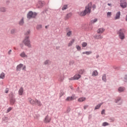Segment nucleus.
Returning a JSON list of instances; mask_svg holds the SVG:
<instances>
[{
	"label": "nucleus",
	"instance_id": "obj_38",
	"mask_svg": "<svg viewBox=\"0 0 127 127\" xmlns=\"http://www.w3.org/2000/svg\"><path fill=\"white\" fill-rule=\"evenodd\" d=\"M23 23H24L23 19H21V20L19 22V24L20 25H22V24H23Z\"/></svg>",
	"mask_w": 127,
	"mask_h": 127
},
{
	"label": "nucleus",
	"instance_id": "obj_1",
	"mask_svg": "<svg viewBox=\"0 0 127 127\" xmlns=\"http://www.w3.org/2000/svg\"><path fill=\"white\" fill-rule=\"evenodd\" d=\"M124 31H125V29H121L118 32L119 38H120L121 40H124V39H125V34L124 33Z\"/></svg>",
	"mask_w": 127,
	"mask_h": 127
},
{
	"label": "nucleus",
	"instance_id": "obj_59",
	"mask_svg": "<svg viewBox=\"0 0 127 127\" xmlns=\"http://www.w3.org/2000/svg\"><path fill=\"white\" fill-rule=\"evenodd\" d=\"M116 69H119V68L117 67Z\"/></svg>",
	"mask_w": 127,
	"mask_h": 127
},
{
	"label": "nucleus",
	"instance_id": "obj_45",
	"mask_svg": "<svg viewBox=\"0 0 127 127\" xmlns=\"http://www.w3.org/2000/svg\"><path fill=\"white\" fill-rule=\"evenodd\" d=\"M98 39H102L103 38V36L99 35L98 37H97Z\"/></svg>",
	"mask_w": 127,
	"mask_h": 127
},
{
	"label": "nucleus",
	"instance_id": "obj_17",
	"mask_svg": "<svg viewBox=\"0 0 127 127\" xmlns=\"http://www.w3.org/2000/svg\"><path fill=\"white\" fill-rule=\"evenodd\" d=\"M71 35H72V31H71V30H70V29L68 28V30L66 33V36L69 37V36H71Z\"/></svg>",
	"mask_w": 127,
	"mask_h": 127
},
{
	"label": "nucleus",
	"instance_id": "obj_52",
	"mask_svg": "<svg viewBox=\"0 0 127 127\" xmlns=\"http://www.w3.org/2000/svg\"><path fill=\"white\" fill-rule=\"evenodd\" d=\"M88 105H85L84 106V110H86V109H87V108H88Z\"/></svg>",
	"mask_w": 127,
	"mask_h": 127
},
{
	"label": "nucleus",
	"instance_id": "obj_19",
	"mask_svg": "<svg viewBox=\"0 0 127 127\" xmlns=\"http://www.w3.org/2000/svg\"><path fill=\"white\" fill-rule=\"evenodd\" d=\"M74 80H79L81 78V75L80 74H75L74 76Z\"/></svg>",
	"mask_w": 127,
	"mask_h": 127
},
{
	"label": "nucleus",
	"instance_id": "obj_3",
	"mask_svg": "<svg viewBox=\"0 0 127 127\" xmlns=\"http://www.w3.org/2000/svg\"><path fill=\"white\" fill-rule=\"evenodd\" d=\"M28 38H29V36L26 37L23 42L26 46H27L28 47H31L30 41H29Z\"/></svg>",
	"mask_w": 127,
	"mask_h": 127
},
{
	"label": "nucleus",
	"instance_id": "obj_48",
	"mask_svg": "<svg viewBox=\"0 0 127 127\" xmlns=\"http://www.w3.org/2000/svg\"><path fill=\"white\" fill-rule=\"evenodd\" d=\"M93 10H94V9H95V8H96V4H93L92 6Z\"/></svg>",
	"mask_w": 127,
	"mask_h": 127
},
{
	"label": "nucleus",
	"instance_id": "obj_12",
	"mask_svg": "<svg viewBox=\"0 0 127 127\" xmlns=\"http://www.w3.org/2000/svg\"><path fill=\"white\" fill-rule=\"evenodd\" d=\"M28 101L31 104V105H34L35 104V100L34 101L31 98H28Z\"/></svg>",
	"mask_w": 127,
	"mask_h": 127
},
{
	"label": "nucleus",
	"instance_id": "obj_32",
	"mask_svg": "<svg viewBox=\"0 0 127 127\" xmlns=\"http://www.w3.org/2000/svg\"><path fill=\"white\" fill-rule=\"evenodd\" d=\"M36 28L37 29H41L42 28V26L41 25H38Z\"/></svg>",
	"mask_w": 127,
	"mask_h": 127
},
{
	"label": "nucleus",
	"instance_id": "obj_20",
	"mask_svg": "<svg viewBox=\"0 0 127 127\" xmlns=\"http://www.w3.org/2000/svg\"><path fill=\"white\" fill-rule=\"evenodd\" d=\"M99 75V72L97 70H94L92 73V76H98Z\"/></svg>",
	"mask_w": 127,
	"mask_h": 127
},
{
	"label": "nucleus",
	"instance_id": "obj_4",
	"mask_svg": "<svg viewBox=\"0 0 127 127\" xmlns=\"http://www.w3.org/2000/svg\"><path fill=\"white\" fill-rule=\"evenodd\" d=\"M114 102L116 104H118V105H121L123 104V100L122 99V97H117L114 99Z\"/></svg>",
	"mask_w": 127,
	"mask_h": 127
},
{
	"label": "nucleus",
	"instance_id": "obj_27",
	"mask_svg": "<svg viewBox=\"0 0 127 127\" xmlns=\"http://www.w3.org/2000/svg\"><path fill=\"white\" fill-rule=\"evenodd\" d=\"M10 103L11 105H14V103H15V99H11L10 100Z\"/></svg>",
	"mask_w": 127,
	"mask_h": 127
},
{
	"label": "nucleus",
	"instance_id": "obj_43",
	"mask_svg": "<svg viewBox=\"0 0 127 127\" xmlns=\"http://www.w3.org/2000/svg\"><path fill=\"white\" fill-rule=\"evenodd\" d=\"M70 111H71V108L70 107H68L67 109V113H69Z\"/></svg>",
	"mask_w": 127,
	"mask_h": 127
},
{
	"label": "nucleus",
	"instance_id": "obj_57",
	"mask_svg": "<svg viewBox=\"0 0 127 127\" xmlns=\"http://www.w3.org/2000/svg\"><path fill=\"white\" fill-rule=\"evenodd\" d=\"M45 28H47V26H45Z\"/></svg>",
	"mask_w": 127,
	"mask_h": 127
},
{
	"label": "nucleus",
	"instance_id": "obj_18",
	"mask_svg": "<svg viewBox=\"0 0 127 127\" xmlns=\"http://www.w3.org/2000/svg\"><path fill=\"white\" fill-rule=\"evenodd\" d=\"M104 104V102H102L100 103L99 104H98L94 108V110H99L100 108H101V106Z\"/></svg>",
	"mask_w": 127,
	"mask_h": 127
},
{
	"label": "nucleus",
	"instance_id": "obj_29",
	"mask_svg": "<svg viewBox=\"0 0 127 127\" xmlns=\"http://www.w3.org/2000/svg\"><path fill=\"white\" fill-rule=\"evenodd\" d=\"M81 45L83 47H86V46H87V45H88V44H87L86 42H83L81 44Z\"/></svg>",
	"mask_w": 127,
	"mask_h": 127
},
{
	"label": "nucleus",
	"instance_id": "obj_24",
	"mask_svg": "<svg viewBox=\"0 0 127 127\" xmlns=\"http://www.w3.org/2000/svg\"><path fill=\"white\" fill-rule=\"evenodd\" d=\"M79 14L81 16H85V15H86L87 14L84 10V11L81 12Z\"/></svg>",
	"mask_w": 127,
	"mask_h": 127
},
{
	"label": "nucleus",
	"instance_id": "obj_13",
	"mask_svg": "<svg viewBox=\"0 0 127 127\" xmlns=\"http://www.w3.org/2000/svg\"><path fill=\"white\" fill-rule=\"evenodd\" d=\"M125 90H126V88H125L124 87H120L118 88V91L119 93H123V92L125 91Z\"/></svg>",
	"mask_w": 127,
	"mask_h": 127
},
{
	"label": "nucleus",
	"instance_id": "obj_44",
	"mask_svg": "<svg viewBox=\"0 0 127 127\" xmlns=\"http://www.w3.org/2000/svg\"><path fill=\"white\" fill-rule=\"evenodd\" d=\"M105 109H103L101 112V115H105Z\"/></svg>",
	"mask_w": 127,
	"mask_h": 127
},
{
	"label": "nucleus",
	"instance_id": "obj_39",
	"mask_svg": "<svg viewBox=\"0 0 127 127\" xmlns=\"http://www.w3.org/2000/svg\"><path fill=\"white\" fill-rule=\"evenodd\" d=\"M97 21H98V19H94V20H92L91 21V23H95V22H97Z\"/></svg>",
	"mask_w": 127,
	"mask_h": 127
},
{
	"label": "nucleus",
	"instance_id": "obj_49",
	"mask_svg": "<svg viewBox=\"0 0 127 127\" xmlns=\"http://www.w3.org/2000/svg\"><path fill=\"white\" fill-rule=\"evenodd\" d=\"M5 93L6 94H7V93H8V88H7L5 90Z\"/></svg>",
	"mask_w": 127,
	"mask_h": 127
},
{
	"label": "nucleus",
	"instance_id": "obj_10",
	"mask_svg": "<svg viewBox=\"0 0 127 127\" xmlns=\"http://www.w3.org/2000/svg\"><path fill=\"white\" fill-rule=\"evenodd\" d=\"M43 4H44V1H39L37 4V6L39 8L42 7V6H43Z\"/></svg>",
	"mask_w": 127,
	"mask_h": 127
},
{
	"label": "nucleus",
	"instance_id": "obj_15",
	"mask_svg": "<svg viewBox=\"0 0 127 127\" xmlns=\"http://www.w3.org/2000/svg\"><path fill=\"white\" fill-rule=\"evenodd\" d=\"M35 103L39 107H41L42 106V103H41V102L37 99H35Z\"/></svg>",
	"mask_w": 127,
	"mask_h": 127
},
{
	"label": "nucleus",
	"instance_id": "obj_5",
	"mask_svg": "<svg viewBox=\"0 0 127 127\" xmlns=\"http://www.w3.org/2000/svg\"><path fill=\"white\" fill-rule=\"evenodd\" d=\"M37 14L35 12H33L32 11H30L27 14V18H29V19H30V18H33L36 16Z\"/></svg>",
	"mask_w": 127,
	"mask_h": 127
},
{
	"label": "nucleus",
	"instance_id": "obj_14",
	"mask_svg": "<svg viewBox=\"0 0 127 127\" xmlns=\"http://www.w3.org/2000/svg\"><path fill=\"white\" fill-rule=\"evenodd\" d=\"M104 31H105V29L103 28H100L98 29L97 33L102 34Z\"/></svg>",
	"mask_w": 127,
	"mask_h": 127
},
{
	"label": "nucleus",
	"instance_id": "obj_22",
	"mask_svg": "<svg viewBox=\"0 0 127 127\" xmlns=\"http://www.w3.org/2000/svg\"><path fill=\"white\" fill-rule=\"evenodd\" d=\"M20 56L21 57H27V55H26V54H25V53H24V52H22L20 54Z\"/></svg>",
	"mask_w": 127,
	"mask_h": 127
},
{
	"label": "nucleus",
	"instance_id": "obj_23",
	"mask_svg": "<svg viewBox=\"0 0 127 127\" xmlns=\"http://www.w3.org/2000/svg\"><path fill=\"white\" fill-rule=\"evenodd\" d=\"M5 77V74H4V73L2 72L0 74V79H4Z\"/></svg>",
	"mask_w": 127,
	"mask_h": 127
},
{
	"label": "nucleus",
	"instance_id": "obj_55",
	"mask_svg": "<svg viewBox=\"0 0 127 127\" xmlns=\"http://www.w3.org/2000/svg\"><path fill=\"white\" fill-rule=\"evenodd\" d=\"M20 46H21V47H23V46H22L21 45H20Z\"/></svg>",
	"mask_w": 127,
	"mask_h": 127
},
{
	"label": "nucleus",
	"instance_id": "obj_53",
	"mask_svg": "<svg viewBox=\"0 0 127 127\" xmlns=\"http://www.w3.org/2000/svg\"><path fill=\"white\" fill-rule=\"evenodd\" d=\"M64 80V77L63 76L62 78H60V81H62Z\"/></svg>",
	"mask_w": 127,
	"mask_h": 127
},
{
	"label": "nucleus",
	"instance_id": "obj_16",
	"mask_svg": "<svg viewBox=\"0 0 127 127\" xmlns=\"http://www.w3.org/2000/svg\"><path fill=\"white\" fill-rule=\"evenodd\" d=\"M22 67H23V64H19L18 66H17V67H16L17 71H20V70H21V68H22Z\"/></svg>",
	"mask_w": 127,
	"mask_h": 127
},
{
	"label": "nucleus",
	"instance_id": "obj_35",
	"mask_svg": "<svg viewBox=\"0 0 127 127\" xmlns=\"http://www.w3.org/2000/svg\"><path fill=\"white\" fill-rule=\"evenodd\" d=\"M103 127H106V126H109V123L107 122H104L102 124Z\"/></svg>",
	"mask_w": 127,
	"mask_h": 127
},
{
	"label": "nucleus",
	"instance_id": "obj_41",
	"mask_svg": "<svg viewBox=\"0 0 127 127\" xmlns=\"http://www.w3.org/2000/svg\"><path fill=\"white\" fill-rule=\"evenodd\" d=\"M0 11H2V12H4L5 11V8L3 7L1 8Z\"/></svg>",
	"mask_w": 127,
	"mask_h": 127
},
{
	"label": "nucleus",
	"instance_id": "obj_33",
	"mask_svg": "<svg viewBox=\"0 0 127 127\" xmlns=\"http://www.w3.org/2000/svg\"><path fill=\"white\" fill-rule=\"evenodd\" d=\"M50 63V61L49 60H47L44 62L45 65H48V64H49Z\"/></svg>",
	"mask_w": 127,
	"mask_h": 127
},
{
	"label": "nucleus",
	"instance_id": "obj_34",
	"mask_svg": "<svg viewBox=\"0 0 127 127\" xmlns=\"http://www.w3.org/2000/svg\"><path fill=\"white\" fill-rule=\"evenodd\" d=\"M11 110H12V108L11 107H9V108L7 109V111H6V114H7L8 113H9L10 112V111H11Z\"/></svg>",
	"mask_w": 127,
	"mask_h": 127
},
{
	"label": "nucleus",
	"instance_id": "obj_11",
	"mask_svg": "<svg viewBox=\"0 0 127 127\" xmlns=\"http://www.w3.org/2000/svg\"><path fill=\"white\" fill-rule=\"evenodd\" d=\"M23 92H24L23 87H20L18 91V94L19 96H22V95H23Z\"/></svg>",
	"mask_w": 127,
	"mask_h": 127
},
{
	"label": "nucleus",
	"instance_id": "obj_30",
	"mask_svg": "<svg viewBox=\"0 0 127 127\" xmlns=\"http://www.w3.org/2000/svg\"><path fill=\"white\" fill-rule=\"evenodd\" d=\"M67 7L68 6H67V5H64V6L62 8V10H65V9H67Z\"/></svg>",
	"mask_w": 127,
	"mask_h": 127
},
{
	"label": "nucleus",
	"instance_id": "obj_2",
	"mask_svg": "<svg viewBox=\"0 0 127 127\" xmlns=\"http://www.w3.org/2000/svg\"><path fill=\"white\" fill-rule=\"evenodd\" d=\"M92 8V2H90L88 4V5L85 7V9L84 11H85V13H86L88 14H89V13H91V8Z\"/></svg>",
	"mask_w": 127,
	"mask_h": 127
},
{
	"label": "nucleus",
	"instance_id": "obj_28",
	"mask_svg": "<svg viewBox=\"0 0 127 127\" xmlns=\"http://www.w3.org/2000/svg\"><path fill=\"white\" fill-rule=\"evenodd\" d=\"M102 80L104 82H106L107 81L106 76V74H104L102 76Z\"/></svg>",
	"mask_w": 127,
	"mask_h": 127
},
{
	"label": "nucleus",
	"instance_id": "obj_54",
	"mask_svg": "<svg viewBox=\"0 0 127 127\" xmlns=\"http://www.w3.org/2000/svg\"><path fill=\"white\" fill-rule=\"evenodd\" d=\"M25 68H26L25 66H24L22 68V70H25Z\"/></svg>",
	"mask_w": 127,
	"mask_h": 127
},
{
	"label": "nucleus",
	"instance_id": "obj_7",
	"mask_svg": "<svg viewBox=\"0 0 127 127\" xmlns=\"http://www.w3.org/2000/svg\"><path fill=\"white\" fill-rule=\"evenodd\" d=\"M75 99L76 97H75L74 95H73L71 96L67 97L65 99V102H70V101H73V100H75Z\"/></svg>",
	"mask_w": 127,
	"mask_h": 127
},
{
	"label": "nucleus",
	"instance_id": "obj_46",
	"mask_svg": "<svg viewBox=\"0 0 127 127\" xmlns=\"http://www.w3.org/2000/svg\"><path fill=\"white\" fill-rule=\"evenodd\" d=\"M30 33V31H28L26 33H25L26 35H28Z\"/></svg>",
	"mask_w": 127,
	"mask_h": 127
},
{
	"label": "nucleus",
	"instance_id": "obj_42",
	"mask_svg": "<svg viewBox=\"0 0 127 127\" xmlns=\"http://www.w3.org/2000/svg\"><path fill=\"white\" fill-rule=\"evenodd\" d=\"M15 33V30L12 29V30H11V34H13Z\"/></svg>",
	"mask_w": 127,
	"mask_h": 127
},
{
	"label": "nucleus",
	"instance_id": "obj_9",
	"mask_svg": "<svg viewBox=\"0 0 127 127\" xmlns=\"http://www.w3.org/2000/svg\"><path fill=\"white\" fill-rule=\"evenodd\" d=\"M121 17V12L118 11L114 19L115 20H117V19H120V18Z\"/></svg>",
	"mask_w": 127,
	"mask_h": 127
},
{
	"label": "nucleus",
	"instance_id": "obj_36",
	"mask_svg": "<svg viewBox=\"0 0 127 127\" xmlns=\"http://www.w3.org/2000/svg\"><path fill=\"white\" fill-rule=\"evenodd\" d=\"M71 16H72V13H71L67 14L66 15L67 18H69V17H71Z\"/></svg>",
	"mask_w": 127,
	"mask_h": 127
},
{
	"label": "nucleus",
	"instance_id": "obj_6",
	"mask_svg": "<svg viewBox=\"0 0 127 127\" xmlns=\"http://www.w3.org/2000/svg\"><path fill=\"white\" fill-rule=\"evenodd\" d=\"M127 6V1L126 0H120V6L122 8H126Z\"/></svg>",
	"mask_w": 127,
	"mask_h": 127
},
{
	"label": "nucleus",
	"instance_id": "obj_58",
	"mask_svg": "<svg viewBox=\"0 0 127 127\" xmlns=\"http://www.w3.org/2000/svg\"><path fill=\"white\" fill-rule=\"evenodd\" d=\"M63 95H64V93H63L62 95L61 96H63Z\"/></svg>",
	"mask_w": 127,
	"mask_h": 127
},
{
	"label": "nucleus",
	"instance_id": "obj_31",
	"mask_svg": "<svg viewBox=\"0 0 127 127\" xmlns=\"http://www.w3.org/2000/svg\"><path fill=\"white\" fill-rule=\"evenodd\" d=\"M85 72V70L84 69H80L79 71V74H84V73Z\"/></svg>",
	"mask_w": 127,
	"mask_h": 127
},
{
	"label": "nucleus",
	"instance_id": "obj_37",
	"mask_svg": "<svg viewBox=\"0 0 127 127\" xmlns=\"http://www.w3.org/2000/svg\"><path fill=\"white\" fill-rule=\"evenodd\" d=\"M111 15H112V13L111 12H108L107 15V17H111Z\"/></svg>",
	"mask_w": 127,
	"mask_h": 127
},
{
	"label": "nucleus",
	"instance_id": "obj_50",
	"mask_svg": "<svg viewBox=\"0 0 127 127\" xmlns=\"http://www.w3.org/2000/svg\"><path fill=\"white\" fill-rule=\"evenodd\" d=\"M69 80H75V78H74V76L71 78H69Z\"/></svg>",
	"mask_w": 127,
	"mask_h": 127
},
{
	"label": "nucleus",
	"instance_id": "obj_40",
	"mask_svg": "<svg viewBox=\"0 0 127 127\" xmlns=\"http://www.w3.org/2000/svg\"><path fill=\"white\" fill-rule=\"evenodd\" d=\"M76 48L77 49V50H81V47H80V46L79 45H76Z\"/></svg>",
	"mask_w": 127,
	"mask_h": 127
},
{
	"label": "nucleus",
	"instance_id": "obj_26",
	"mask_svg": "<svg viewBox=\"0 0 127 127\" xmlns=\"http://www.w3.org/2000/svg\"><path fill=\"white\" fill-rule=\"evenodd\" d=\"M82 54H86V55H90V54H92V52H83Z\"/></svg>",
	"mask_w": 127,
	"mask_h": 127
},
{
	"label": "nucleus",
	"instance_id": "obj_51",
	"mask_svg": "<svg viewBox=\"0 0 127 127\" xmlns=\"http://www.w3.org/2000/svg\"><path fill=\"white\" fill-rule=\"evenodd\" d=\"M8 55H10L11 53V50H9V51L8 52Z\"/></svg>",
	"mask_w": 127,
	"mask_h": 127
},
{
	"label": "nucleus",
	"instance_id": "obj_8",
	"mask_svg": "<svg viewBox=\"0 0 127 127\" xmlns=\"http://www.w3.org/2000/svg\"><path fill=\"white\" fill-rule=\"evenodd\" d=\"M50 122H51V118H50L49 116L47 115L44 120V123H45V124H48V123H50Z\"/></svg>",
	"mask_w": 127,
	"mask_h": 127
},
{
	"label": "nucleus",
	"instance_id": "obj_25",
	"mask_svg": "<svg viewBox=\"0 0 127 127\" xmlns=\"http://www.w3.org/2000/svg\"><path fill=\"white\" fill-rule=\"evenodd\" d=\"M86 100V98L81 97L78 99V102H84Z\"/></svg>",
	"mask_w": 127,
	"mask_h": 127
},
{
	"label": "nucleus",
	"instance_id": "obj_56",
	"mask_svg": "<svg viewBox=\"0 0 127 127\" xmlns=\"http://www.w3.org/2000/svg\"><path fill=\"white\" fill-rule=\"evenodd\" d=\"M108 5H111V4H110V3H108Z\"/></svg>",
	"mask_w": 127,
	"mask_h": 127
},
{
	"label": "nucleus",
	"instance_id": "obj_21",
	"mask_svg": "<svg viewBox=\"0 0 127 127\" xmlns=\"http://www.w3.org/2000/svg\"><path fill=\"white\" fill-rule=\"evenodd\" d=\"M75 42V40L72 39L71 41L69 42V43L68 44V47H70V46H72V45Z\"/></svg>",
	"mask_w": 127,
	"mask_h": 127
},
{
	"label": "nucleus",
	"instance_id": "obj_47",
	"mask_svg": "<svg viewBox=\"0 0 127 127\" xmlns=\"http://www.w3.org/2000/svg\"><path fill=\"white\" fill-rule=\"evenodd\" d=\"M124 79L125 80V81L127 82V74L125 75V76L124 77Z\"/></svg>",
	"mask_w": 127,
	"mask_h": 127
}]
</instances>
